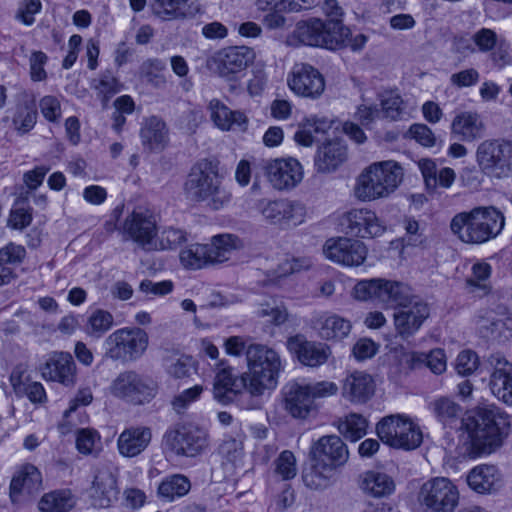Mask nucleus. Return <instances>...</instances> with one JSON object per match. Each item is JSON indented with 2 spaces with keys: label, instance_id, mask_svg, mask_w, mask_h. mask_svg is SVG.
Listing matches in <instances>:
<instances>
[{
  "label": "nucleus",
  "instance_id": "864d4df0",
  "mask_svg": "<svg viewBox=\"0 0 512 512\" xmlns=\"http://www.w3.org/2000/svg\"><path fill=\"white\" fill-rule=\"evenodd\" d=\"M476 51L487 53L494 49L502 38L490 28H480L473 34Z\"/></svg>",
  "mask_w": 512,
  "mask_h": 512
},
{
  "label": "nucleus",
  "instance_id": "b1692460",
  "mask_svg": "<svg viewBox=\"0 0 512 512\" xmlns=\"http://www.w3.org/2000/svg\"><path fill=\"white\" fill-rule=\"evenodd\" d=\"M490 370L489 389L501 402L512 406V363L500 353L491 354L487 359Z\"/></svg>",
  "mask_w": 512,
  "mask_h": 512
},
{
  "label": "nucleus",
  "instance_id": "58836bf2",
  "mask_svg": "<svg viewBox=\"0 0 512 512\" xmlns=\"http://www.w3.org/2000/svg\"><path fill=\"white\" fill-rule=\"evenodd\" d=\"M483 129L484 124L475 112H463L456 116L452 123L453 133L466 141L481 137Z\"/></svg>",
  "mask_w": 512,
  "mask_h": 512
},
{
  "label": "nucleus",
  "instance_id": "a18cd8bd",
  "mask_svg": "<svg viewBox=\"0 0 512 512\" xmlns=\"http://www.w3.org/2000/svg\"><path fill=\"white\" fill-rule=\"evenodd\" d=\"M151 7L154 14L165 20L186 17L192 13L187 0H153Z\"/></svg>",
  "mask_w": 512,
  "mask_h": 512
},
{
  "label": "nucleus",
  "instance_id": "20e7f679",
  "mask_svg": "<svg viewBox=\"0 0 512 512\" xmlns=\"http://www.w3.org/2000/svg\"><path fill=\"white\" fill-rule=\"evenodd\" d=\"M404 178L401 163L392 159L374 161L355 178L353 196L361 202L388 199L400 188Z\"/></svg>",
  "mask_w": 512,
  "mask_h": 512
},
{
  "label": "nucleus",
  "instance_id": "2eb2a0df",
  "mask_svg": "<svg viewBox=\"0 0 512 512\" xmlns=\"http://www.w3.org/2000/svg\"><path fill=\"white\" fill-rule=\"evenodd\" d=\"M340 226L347 234L359 239L382 237L387 232V225L378 214L366 207L353 208L343 214Z\"/></svg>",
  "mask_w": 512,
  "mask_h": 512
},
{
  "label": "nucleus",
  "instance_id": "2f4dec72",
  "mask_svg": "<svg viewBox=\"0 0 512 512\" xmlns=\"http://www.w3.org/2000/svg\"><path fill=\"white\" fill-rule=\"evenodd\" d=\"M42 485V475L38 468L32 464H22L15 468L11 483L10 496L13 501L20 494H34Z\"/></svg>",
  "mask_w": 512,
  "mask_h": 512
},
{
  "label": "nucleus",
  "instance_id": "f8f14e48",
  "mask_svg": "<svg viewBox=\"0 0 512 512\" xmlns=\"http://www.w3.org/2000/svg\"><path fill=\"white\" fill-rule=\"evenodd\" d=\"M148 334L140 328H121L105 340L106 354L113 359L136 360L147 350Z\"/></svg>",
  "mask_w": 512,
  "mask_h": 512
},
{
  "label": "nucleus",
  "instance_id": "412c9836",
  "mask_svg": "<svg viewBox=\"0 0 512 512\" xmlns=\"http://www.w3.org/2000/svg\"><path fill=\"white\" fill-rule=\"evenodd\" d=\"M349 459V451L343 440L337 435L319 438L310 450V461L320 467H328L337 472Z\"/></svg>",
  "mask_w": 512,
  "mask_h": 512
},
{
  "label": "nucleus",
  "instance_id": "8fccbe9b",
  "mask_svg": "<svg viewBox=\"0 0 512 512\" xmlns=\"http://www.w3.org/2000/svg\"><path fill=\"white\" fill-rule=\"evenodd\" d=\"M287 201V199H262L258 202L259 213L266 221L272 224L282 225L283 213L287 207Z\"/></svg>",
  "mask_w": 512,
  "mask_h": 512
},
{
  "label": "nucleus",
  "instance_id": "338daca9",
  "mask_svg": "<svg viewBox=\"0 0 512 512\" xmlns=\"http://www.w3.org/2000/svg\"><path fill=\"white\" fill-rule=\"evenodd\" d=\"M36 123V112L31 107H21L13 119L15 128L22 133L31 130Z\"/></svg>",
  "mask_w": 512,
  "mask_h": 512
},
{
  "label": "nucleus",
  "instance_id": "7c9ffc66",
  "mask_svg": "<svg viewBox=\"0 0 512 512\" xmlns=\"http://www.w3.org/2000/svg\"><path fill=\"white\" fill-rule=\"evenodd\" d=\"M466 481L473 491L479 494H490L500 488L502 475L497 466L481 464L469 471Z\"/></svg>",
  "mask_w": 512,
  "mask_h": 512
},
{
  "label": "nucleus",
  "instance_id": "0eeeda50",
  "mask_svg": "<svg viewBox=\"0 0 512 512\" xmlns=\"http://www.w3.org/2000/svg\"><path fill=\"white\" fill-rule=\"evenodd\" d=\"M505 225L504 215L494 207H478L456 214L450 229L469 244H482L497 237Z\"/></svg>",
  "mask_w": 512,
  "mask_h": 512
},
{
  "label": "nucleus",
  "instance_id": "79ce46f5",
  "mask_svg": "<svg viewBox=\"0 0 512 512\" xmlns=\"http://www.w3.org/2000/svg\"><path fill=\"white\" fill-rule=\"evenodd\" d=\"M76 450L84 456H97L103 450L101 434L94 428H81L75 432Z\"/></svg>",
  "mask_w": 512,
  "mask_h": 512
},
{
  "label": "nucleus",
  "instance_id": "bb28decb",
  "mask_svg": "<svg viewBox=\"0 0 512 512\" xmlns=\"http://www.w3.org/2000/svg\"><path fill=\"white\" fill-rule=\"evenodd\" d=\"M374 377L364 371H353L342 382V396L352 404H365L375 395Z\"/></svg>",
  "mask_w": 512,
  "mask_h": 512
},
{
  "label": "nucleus",
  "instance_id": "6ab92c4d",
  "mask_svg": "<svg viewBox=\"0 0 512 512\" xmlns=\"http://www.w3.org/2000/svg\"><path fill=\"white\" fill-rule=\"evenodd\" d=\"M480 166L489 174L501 177L512 170V143L507 141H484L477 150Z\"/></svg>",
  "mask_w": 512,
  "mask_h": 512
},
{
  "label": "nucleus",
  "instance_id": "bf43d9fd",
  "mask_svg": "<svg viewBox=\"0 0 512 512\" xmlns=\"http://www.w3.org/2000/svg\"><path fill=\"white\" fill-rule=\"evenodd\" d=\"M379 350V345L370 338L358 339L352 347V356L358 362L374 357Z\"/></svg>",
  "mask_w": 512,
  "mask_h": 512
},
{
  "label": "nucleus",
  "instance_id": "de8ad7c7",
  "mask_svg": "<svg viewBox=\"0 0 512 512\" xmlns=\"http://www.w3.org/2000/svg\"><path fill=\"white\" fill-rule=\"evenodd\" d=\"M191 488L190 481L183 475H173L163 480L158 486V496L171 502L186 495Z\"/></svg>",
  "mask_w": 512,
  "mask_h": 512
},
{
  "label": "nucleus",
  "instance_id": "37998d69",
  "mask_svg": "<svg viewBox=\"0 0 512 512\" xmlns=\"http://www.w3.org/2000/svg\"><path fill=\"white\" fill-rule=\"evenodd\" d=\"M336 475V471L328 467H320L318 463L311 461L310 467L304 470L303 481L310 489H325L336 480Z\"/></svg>",
  "mask_w": 512,
  "mask_h": 512
},
{
  "label": "nucleus",
  "instance_id": "f704fd0d",
  "mask_svg": "<svg viewBox=\"0 0 512 512\" xmlns=\"http://www.w3.org/2000/svg\"><path fill=\"white\" fill-rule=\"evenodd\" d=\"M151 441V431L145 427H131L122 431L117 440L119 453L135 457L143 452Z\"/></svg>",
  "mask_w": 512,
  "mask_h": 512
},
{
  "label": "nucleus",
  "instance_id": "69168bd1",
  "mask_svg": "<svg viewBox=\"0 0 512 512\" xmlns=\"http://www.w3.org/2000/svg\"><path fill=\"white\" fill-rule=\"evenodd\" d=\"M174 284L171 280H163L153 282L151 280H143L139 285V290L146 295L162 297L173 291Z\"/></svg>",
  "mask_w": 512,
  "mask_h": 512
},
{
  "label": "nucleus",
  "instance_id": "0e129e2a",
  "mask_svg": "<svg viewBox=\"0 0 512 512\" xmlns=\"http://www.w3.org/2000/svg\"><path fill=\"white\" fill-rule=\"evenodd\" d=\"M406 138L413 139L424 147L435 145V137L432 131L424 124H414L405 134Z\"/></svg>",
  "mask_w": 512,
  "mask_h": 512
},
{
  "label": "nucleus",
  "instance_id": "a211bd4d",
  "mask_svg": "<svg viewBox=\"0 0 512 512\" xmlns=\"http://www.w3.org/2000/svg\"><path fill=\"white\" fill-rule=\"evenodd\" d=\"M393 305L396 306L393 314L394 327L402 338L415 335L430 316L429 306L422 301L414 300L410 289L408 300Z\"/></svg>",
  "mask_w": 512,
  "mask_h": 512
},
{
  "label": "nucleus",
  "instance_id": "603ef678",
  "mask_svg": "<svg viewBox=\"0 0 512 512\" xmlns=\"http://www.w3.org/2000/svg\"><path fill=\"white\" fill-rule=\"evenodd\" d=\"M258 313L262 317H267V321L275 325H281L288 319L286 307L275 299L261 304Z\"/></svg>",
  "mask_w": 512,
  "mask_h": 512
},
{
  "label": "nucleus",
  "instance_id": "cd10ccee",
  "mask_svg": "<svg viewBox=\"0 0 512 512\" xmlns=\"http://www.w3.org/2000/svg\"><path fill=\"white\" fill-rule=\"evenodd\" d=\"M210 119L214 126L221 131L245 132L249 126L247 114L241 110H232L218 99H212L208 104Z\"/></svg>",
  "mask_w": 512,
  "mask_h": 512
},
{
  "label": "nucleus",
  "instance_id": "4be33fe9",
  "mask_svg": "<svg viewBox=\"0 0 512 512\" xmlns=\"http://www.w3.org/2000/svg\"><path fill=\"white\" fill-rule=\"evenodd\" d=\"M38 371L45 381L66 387L74 385L76 380V366L71 354L67 352L48 353L39 364Z\"/></svg>",
  "mask_w": 512,
  "mask_h": 512
},
{
  "label": "nucleus",
  "instance_id": "4d7b16f0",
  "mask_svg": "<svg viewBox=\"0 0 512 512\" xmlns=\"http://www.w3.org/2000/svg\"><path fill=\"white\" fill-rule=\"evenodd\" d=\"M307 209L306 207L294 201H287V207L283 213V223L286 226H297L306 221Z\"/></svg>",
  "mask_w": 512,
  "mask_h": 512
},
{
  "label": "nucleus",
  "instance_id": "c756f323",
  "mask_svg": "<svg viewBox=\"0 0 512 512\" xmlns=\"http://www.w3.org/2000/svg\"><path fill=\"white\" fill-rule=\"evenodd\" d=\"M315 0H260L258 5L262 10H271L263 23L268 29H280L285 26L286 19L281 12H294L309 7Z\"/></svg>",
  "mask_w": 512,
  "mask_h": 512
},
{
  "label": "nucleus",
  "instance_id": "f257e3e1",
  "mask_svg": "<svg viewBox=\"0 0 512 512\" xmlns=\"http://www.w3.org/2000/svg\"><path fill=\"white\" fill-rule=\"evenodd\" d=\"M224 351L240 356L246 351L247 371L238 375L232 368L220 369L213 382V397L222 404L233 402L243 392L253 397L270 395L278 386L286 362L280 354L264 345L247 346L244 338L232 336L225 340Z\"/></svg>",
  "mask_w": 512,
  "mask_h": 512
},
{
  "label": "nucleus",
  "instance_id": "4c0bfd02",
  "mask_svg": "<svg viewBox=\"0 0 512 512\" xmlns=\"http://www.w3.org/2000/svg\"><path fill=\"white\" fill-rule=\"evenodd\" d=\"M369 418L363 414L351 412L338 420L339 433L350 442H357L369 431Z\"/></svg>",
  "mask_w": 512,
  "mask_h": 512
},
{
  "label": "nucleus",
  "instance_id": "f3484780",
  "mask_svg": "<svg viewBox=\"0 0 512 512\" xmlns=\"http://www.w3.org/2000/svg\"><path fill=\"white\" fill-rule=\"evenodd\" d=\"M156 391V385L152 380L144 379L134 372L120 374L109 387L111 396L136 404L150 401L156 395Z\"/></svg>",
  "mask_w": 512,
  "mask_h": 512
},
{
  "label": "nucleus",
  "instance_id": "5fc2aeb1",
  "mask_svg": "<svg viewBox=\"0 0 512 512\" xmlns=\"http://www.w3.org/2000/svg\"><path fill=\"white\" fill-rule=\"evenodd\" d=\"M382 109L385 116L391 120H397L402 117L404 111L403 100L395 91L387 92L382 98Z\"/></svg>",
  "mask_w": 512,
  "mask_h": 512
},
{
  "label": "nucleus",
  "instance_id": "a19ab883",
  "mask_svg": "<svg viewBox=\"0 0 512 512\" xmlns=\"http://www.w3.org/2000/svg\"><path fill=\"white\" fill-rule=\"evenodd\" d=\"M76 503V499L70 490H59L44 494L38 508L41 512H67Z\"/></svg>",
  "mask_w": 512,
  "mask_h": 512
},
{
  "label": "nucleus",
  "instance_id": "c03bdc74",
  "mask_svg": "<svg viewBox=\"0 0 512 512\" xmlns=\"http://www.w3.org/2000/svg\"><path fill=\"white\" fill-rule=\"evenodd\" d=\"M179 259L187 269H201L206 264L211 263L209 247L206 244H191L181 250Z\"/></svg>",
  "mask_w": 512,
  "mask_h": 512
},
{
  "label": "nucleus",
  "instance_id": "3c124183",
  "mask_svg": "<svg viewBox=\"0 0 512 512\" xmlns=\"http://www.w3.org/2000/svg\"><path fill=\"white\" fill-rule=\"evenodd\" d=\"M472 276L467 280V284L482 291V294H487L490 291V286L486 283L489 279L492 267L489 263L484 261L476 262L471 267Z\"/></svg>",
  "mask_w": 512,
  "mask_h": 512
},
{
  "label": "nucleus",
  "instance_id": "a878e982",
  "mask_svg": "<svg viewBox=\"0 0 512 512\" xmlns=\"http://www.w3.org/2000/svg\"><path fill=\"white\" fill-rule=\"evenodd\" d=\"M448 500V480L437 477L425 482L414 504L416 512H446Z\"/></svg>",
  "mask_w": 512,
  "mask_h": 512
},
{
  "label": "nucleus",
  "instance_id": "5701e85b",
  "mask_svg": "<svg viewBox=\"0 0 512 512\" xmlns=\"http://www.w3.org/2000/svg\"><path fill=\"white\" fill-rule=\"evenodd\" d=\"M118 495L116 469L107 465L97 467L89 489L91 504L97 508H108L118 499Z\"/></svg>",
  "mask_w": 512,
  "mask_h": 512
},
{
  "label": "nucleus",
  "instance_id": "f03ea898",
  "mask_svg": "<svg viewBox=\"0 0 512 512\" xmlns=\"http://www.w3.org/2000/svg\"><path fill=\"white\" fill-rule=\"evenodd\" d=\"M471 441L473 458L489 455L503 443L510 427V416L495 404L476 407L462 420Z\"/></svg>",
  "mask_w": 512,
  "mask_h": 512
},
{
  "label": "nucleus",
  "instance_id": "dca6fc26",
  "mask_svg": "<svg viewBox=\"0 0 512 512\" xmlns=\"http://www.w3.org/2000/svg\"><path fill=\"white\" fill-rule=\"evenodd\" d=\"M264 175L273 189L291 191L303 181L304 167L294 157H278L266 162Z\"/></svg>",
  "mask_w": 512,
  "mask_h": 512
},
{
  "label": "nucleus",
  "instance_id": "39448f33",
  "mask_svg": "<svg viewBox=\"0 0 512 512\" xmlns=\"http://www.w3.org/2000/svg\"><path fill=\"white\" fill-rule=\"evenodd\" d=\"M338 390V385L329 380H291L282 389L284 410L295 419L305 420L317 411V401L335 396Z\"/></svg>",
  "mask_w": 512,
  "mask_h": 512
},
{
  "label": "nucleus",
  "instance_id": "c85d7f7f",
  "mask_svg": "<svg viewBox=\"0 0 512 512\" xmlns=\"http://www.w3.org/2000/svg\"><path fill=\"white\" fill-rule=\"evenodd\" d=\"M340 124L324 116L311 114L305 116L297 125L293 139L295 143L302 147H311L316 137L325 134L329 129H338Z\"/></svg>",
  "mask_w": 512,
  "mask_h": 512
},
{
  "label": "nucleus",
  "instance_id": "423d86ee",
  "mask_svg": "<svg viewBox=\"0 0 512 512\" xmlns=\"http://www.w3.org/2000/svg\"><path fill=\"white\" fill-rule=\"evenodd\" d=\"M184 191L189 199L204 202L214 210L222 209L231 199L230 192L223 186L218 165L209 160L199 161L192 167Z\"/></svg>",
  "mask_w": 512,
  "mask_h": 512
},
{
  "label": "nucleus",
  "instance_id": "052dcab7",
  "mask_svg": "<svg viewBox=\"0 0 512 512\" xmlns=\"http://www.w3.org/2000/svg\"><path fill=\"white\" fill-rule=\"evenodd\" d=\"M479 366V357L472 350L462 351L456 358L455 370L459 375L472 374Z\"/></svg>",
  "mask_w": 512,
  "mask_h": 512
},
{
  "label": "nucleus",
  "instance_id": "ea45409f",
  "mask_svg": "<svg viewBox=\"0 0 512 512\" xmlns=\"http://www.w3.org/2000/svg\"><path fill=\"white\" fill-rule=\"evenodd\" d=\"M208 247L211 263H222L242 247V241L232 234H220L212 237Z\"/></svg>",
  "mask_w": 512,
  "mask_h": 512
},
{
  "label": "nucleus",
  "instance_id": "9d476101",
  "mask_svg": "<svg viewBox=\"0 0 512 512\" xmlns=\"http://www.w3.org/2000/svg\"><path fill=\"white\" fill-rule=\"evenodd\" d=\"M163 443L177 455L196 457L208 448V432L194 422L185 421L168 429Z\"/></svg>",
  "mask_w": 512,
  "mask_h": 512
},
{
  "label": "nucleus",
  "instance_id": "09e8293b",
  "mask_svg": "<svg viewBox=\"0 0 512 512\" xmlns=\"http://www.w3.org/2000/svg\"><path fill=\"white\" fill-rule=\"evenodd\" d=\"M417 164L428 189L448 186L447 168H442L438 172L436 162L431 159H420Z\"/></svg>",
  "mask_w": 512,
  "mask_h": 512
},
{
  "label": "nucleus",
  "instance_id": "ddd939ff",
  "mask_svg": "<svg viewBox=\"0 0 512 512\" xmlns=\"http://www.w3.org/2000/svg\"><path fill=\"white\" fill-rule=\"evenodd\" d=\"M255 51L246 46H234L221 49L212 54L206 62L208 70L230 81L253 64Z\"/></svg>",
  "mask_w": 512,
  "mask_h": 512
},
{
  "label": "nucleus",
  "instance_id": "6e6552de",
  "mask_svg": "<svg viewBox=\"0 0 512 512\" xmlns=\"http://www.w3.org/2000/svg\"><path fill=\"white\" fill-rule=\"evenodd\" d=\"M295 32L301 43L331 50L343 45L352 50H360L367 42L364 34L349 38L350 31L341 21L323 22L320 19H311L298 23Z\"/></svg>",
  "mask_w": 512,
  "mask_h": 512
},
{
  "label": "nucleus",
  "instance_id": "49530a36",
  "mask_svg": "<svg viewBox=\"0 0 512 512\" xmlns=\"http://www.w3.org/2000/svg\"><path fill=\"white\" fill-rule=\"evenodd\" d=\"M113 326V316L103 309L93 310L87 317L83 331L90 337L100 338Z\"/></svg>",
  "mask_w": 512,
  "mask_h": 512
},
{
  "label": "nucleus",
  "instance_id": "4468645a",
  "mask_svg": "<svg viewBox=\"0 0 512 512\" xmlns=\"http://www.w3.org/2000/svg\"><path fill=\"white\" fill-rule=\"evenodd\" d=\"M323 255L329 261L346 268L365 265L368 247L359 239L345 236L331 237L323 245Z\"/></svg>",
  "mask_w": 512,
  "mask_h": 512
},
{
  "label": "nucleus",
  "instance_id": "72a5a7b5",
  "mask_svg": "<svg viewBox=\"0 0 512 512\" xmlns=\"http://www.w3.org/2000/svg\"><path fill=\"white\" fill-rule=\"evenodd\" d=\"M347 159V147L341 140L325 142L319 147L315 166L320 172H332L340 167Z\"/></svg>",
  "mask_w": 512,
  "mask_h": 512
},
{
  "label": "nucleus",
  "instance_id": "c9c22d12",
  "mask_svg": "<svg viewBox=\"0 0 512 512\" xmlns=\"http://www.w3.org/2000/svg\"><path fill=\"white\" fill-rule=\"evenodd\" d=\"M352 330L350 320L333 313H325L317 320L319 336L326 341H342Z\"/></svg>",
  "mask_w": 512,
  "mask_h": 512
},
{
  "label": "nucleus",
  "instance_id": "393cba45",
  "mask_svg": "<svg viewBox=\"0 0 512 512\" xmlns=\"http://www.w3.org/2000/svg\"><path fill=\"white\" fill-rule=\"evenodd\" d=\"M288 352L301 364L308 367H319L329 358V346L319 342L308 341L303 335L289 337L286 342Z\"/></svg>",
  "mask_w": 512,
  "mask_h": 512
},
{
  "label": "nucleus",
  "instance_id": "e433bc0d",
  "mask_svg": "<svg viewBox=\"0 0 512 512\" xmlns=\"http://www.w3.org/2000/svg\"><path fill=\"white\" fill-rule=\"evenodd\" d=\"M140 136L143 145L151 151L162 150L168 142L166 125L156 117L144 121Z\"/></svg>",
  "mask_w": 512,
  "mask_h": 512
},
{
  "label": "nucleus",
  "instance_id": "680f3d73",
  "mask_svg": "<svg viewBox=\"0 0 512 512\" xmlns=\"http://www.w3.org/2000/svg\"><path fill=\"white\" fill-rule=\"evenodd\" d=\"M490 60L498 69L512 64V49L505 39L502 38L494 49L490 51Z\"/></svg>",
  "mask_w": 512,
  "mask_h": 512
},
{
  "label": "nucleus",
  "instance_id": "1a4fd4ad",
  "mask_svg": "<svg viewBox=\"0 0 512 512\" xmlns=\"http://www.w3.org/2000/svg\"><path fill=\"white\" fill-rule=\"evenodd\" d=\"M375 433L384 444L405 451L418 448L423 440L417 419L404 413L381 418L375 426Z\"/></svg>",
  "mask_w": 512,
  "mask_h": 512
},
{
  "label": "nucleus",
  "instance_id": "e2e57ef3",
  "mask_svg": "<svg viewBox=\"0 0 512 512\" xmlns=\"http://www.w3.org/2000/svg\"><path fill=\"white\" fill-rule=\"evenodd\" d=\"M9 381L12 390L17 397H23V393L27 390V387L33 382L30 379L28 370L21 366H18L13 369Z\"/></svg>",
  "mask_w": 512,
  "mask_h": 512
},
{
  "label": "nucleus",
  "instance_id": "473e14b6",
  "mask_svg": "<svg viewBox=\"0 0 512 512\" xmlns=\"http://www.w3.org/2000/svg\"><path fill=\"white\" fill-rule=\"evenodd\" d=\"M360 490L372 498L388 497L395 491L393 478L380 470H368L360 476Z\"/></svg>",
  "mask_w": 512,
  "mask_h": 512
},
{
  "label": "nucleus",
  "instance_id": "aec40b11",
  "mask_svg": "<svg viewBox=\"0 0 512 512\" xmlns=\"http://www.w3.org/2000/svg\"><path fill=\"white\" fill-rule=\"evenodd\" d=\"M289 89L298 97L318 99L325 91L323 75L310 65H295L287 76Z\"/></svg>",
  "mask_w": 512,
  "mask_h": 512
},
{
  "label": "nucleus",
  "instance_id": "6e6d98bb",
  "mask_svg": "<svg viewBox=\"0 0 512 512\" xmlns=\"http://www.w3.org/2000/svg\"><path fill=\"white\" fill-rule=\"evenodd\" d=\"M25 256L26 250L23 246L9 243L0 249V267L18 265Z\"/></svg>",
  "mask_w": 512,
  "mask_h": 512
},
{
  "label": "nucleus",
  "instance_id": "13d9d810",
  "mask_svg": "<svg viewBox=\"0 0 512 512\" xmlns=\"http://www.w3.org/2000/svg\"><path fill=\"white\" fill-rule=\"evenodd\" d=\"M276 473L284 480L292 479L297 474V463L294 454L283 451L276 460Z\"/></svg>",
  "mask_w": 512,
  "mask_h": 512
},
{
  "label": "nucleus",
  "instance_id": "774afa93",
  "mask_svg": "<svg viewBox=\"0 0 512 512\" xmlns=\"http://www.w3.org/2000/svg\"><path fill=\"white\" fill-rule=\"evenodd\" d=\"M195 371V362L189 356H181L168 367V373L174 378L189 377Z\"/></svg>",
  "mask_w": 512,
  "mask_h": 512
},
{
  "label": "nucleus",
  "instance_id": "7ed1b4c3",
  "mask_svg": "<svg viewBox=\"0 0 512 512\" xmlns=\"http://www.w3.org/2000/svg\"><path fill=\"white\" fill-rule=\"evenodd\" d=\"M125 233L144 251H167L186 241L185 231L171 226H158L148 209H135L124 221Z\"/></svg>",
  "mask_w": 512,
  "mask_h": 512
},
{
  "label": "nucleus",
  "instance_id": "9b49d317",
  "mask_svg": "<svg viewBox=\"0 0 512 512\" xmlns=\"http://www.w3.org/2000/svg\"><path fill=\"white\" fill-rule=\"evenodd\" d=\"M352 296L359 301H371L390 306L408 300L409 286L385 278L363 279L354 285Z\"/></svg>",
  "mask_w": 512,
  "mask_h": 512
}]
</instances>
